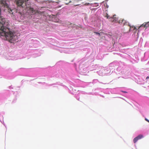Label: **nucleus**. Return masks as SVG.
I'll use <instances>...</instances> for the list:
<instances>
[{"instance_id": "9", "label": "nucleus", "mask_w": 149, "mask_h": 149, "mask_svg": "<svg viewBox=\"0 0 149 149\" xmlns=\"http://www.w3.org/2000/svg\"><path fill=\"white\" fill-rule=\"evenodd\" d=\"M94 33H95L97 35H98V36H100V35H101L100 33H99L98 32H94Z\"/></svg>"}, {"instance_id": "11", "label": "nucleus", "mask_w": 149, "mask_h": 149, "mask_svg": "<svg viewBox=\"0 0 149 149\" xmlns=\"http://www.w3.org/2000/svg\"><path fill=\"white\" fill-rule=\"evenodd\" d=\"M145 120L148 122L149 123V120L146 118H145Z\"/></svg>"}, {"instance_id": "15", "label": "nucleus", "mask_w": 149, "mask_h": 149, "mask_svg": "<svg viewBox=\"0 0 149 149\" xmlns=\"http://www.w3.org/2000/svg\"><path fill=\"white\" fill-rule=\"evenodd\" d=\"M77 27H78V26H77ZM78 27H79V26H78Z\"/></svg>"}, {"instance_id": "8", "label": "nucleus", "mask_w": 149, "mask_h": 149, "mask_svg": "<svg viewBox=\"0 0 149 149\" xmlns=\"http://www.w3.org/2000/svg\"><path fill=\"white\" fill-rule=\"evenodd\" d=\"M138 139H137V138L136 137L135 138L133 139V142L134 143H135L137 141Z\"/></svg>"}, {"instance_id": "14", "label": "nucleus", "mask_w": 149, "mask_h": 149, "mask_svg": "<svg viewBox=\"0 0 149 149\" xmlns=\"http://www.w3.org/2000/svg\"><path fill=\"white\" fill-rule=\"evenodd\" d=\"M149 79V77H147L146 78V79Z\"/></svg>"}, {"instance_id": "6", "label": "nucleus", "mask_w": 149, "mask_h": 149, "mask_svg": "<svg viewBox=\"0 0 149 149\" xmlns=\"http://www.w3.org/2000/svg\"><path fill=\"white\" fill-rule=\"evenodd\" d=\"M115 16H113V17H111L109 18V20L112 22H114L116 20V18L114 17Z\"/></svg>"}, {"instance_id": "13", "label": "nucleus", "mask_w": 149, "mask_h": 149, "mask_svg": "<svg viewBox=\"0 0 149 149\" xmlns=\"http://www.w3.org/2000/svg\"><path fill=\"white\" fill-rule=\"evenodd\" d=\"M122 92H123L124 93H127V92H126V91H122Z\"/></svg>"}, {"instance_id": "3", "label": "nucleus", "mask_w": 149, "mask_h": 149, "mask_svg": "<svg viewBox=\"0 0 149 149\" xmlns=\"http://www.w3.org/2000/svg\"><path fill=\"white\" fill-rule=\"evenodd\" d=\"M119 23H120L123 24V25L124 26H127V29H125V27H124L125 30V33L129 32L130 31V29L132 28H133L134 30L136 29V28L135 26H130V25L129 24V23L124 19H121L119 20Z\"/></svg>"}, {"instance_id": "2", "label": "nucleus", "mask_w": 149, "mask_h": 149, "mask_svg": "<svg viewBox=\"0 0 149 149\" xmlns=\"http://www.w3.org/2000/svg\"><path fill=\"white\" fill-rule=\"evenodd\" d=\"M28 0H17L16 2L18 6L26 8L27 12L29 15L35 14L37 12V10L30 6L29 4H28Z\"/></svg>"}, {"instance_id": "1", "label": "nucleus", "mask_w": 149, "mask_h": 149, "mask_svg": "<svg viewBox=\"0 0 149 149\" xmlns=\"http://www.w3.org/2000/svg\"><path fill=\"white\" fill-rule=\"evenodd\" d=\"M1 11L0 8V37L10 42L13 43L17 39V36L14 32L10 31L8 28L9 21L1 16Z\"/></svg>"}, {"instance_id": "4", "label": "nucleus", "mask_w": 149, "mask_h": 149, "mask_svg": "<svg viewBox=\"0 0 149 149\" xmlns=\"http://www.w3.org/2000/svg\"><path fill=\"white\" fill-rule=\"evenodd\" d=\"M0 4H1L3 6H4L5 7H6L8 9V11L11 14H12L13 15H15V13H17V12L15 13V9L12 10L11 8H9V6L8 4L6 3V1L4 0H0Z\"/></svg>"}, {"instance_id": "12", "label": "nucleus", "mask_w": 149, "mask_h": 149, "mask_svg": "<svg viewBox=\"0 0 149 149\" xmlns=\"http://www.w3.org/2000/svg\"><path fill=\"white\" fill-rule=\"evenodd\" d=\"M90 3H85V4H84V5H85V6H86V5H88Z\"/></svg>"}, {"instance_id": "7", "label": "nucleus", "mask_w": 149, "mask_h": 149, "mask_svg": "<svg viewBox=\"0 0 149 149\" xmlns=\"http://www.w3.org/2000/svg\"><path fill=\"white\" fill-rule=\"evenodd\" d=\"M137 138V139L138 140H139L142 138L143 137V136L142 135H139L138 136L136 137Z\"/></svg>"}, {"instance_id": "10", "label": "nucleus", "mask_w": 149, "mask_h": 149, "mask_svg": "<svg viewBox=\"0 0 149 149\" xmlns=\"http://www.w3.org/2000/svg\"><path fill=\"white\" fill-rule=\"evenodd\" d=\"M106 17H107V19H108L109 17V16L108 15V14H107L106 16Z\"/></svg>"}, {"instance_id": "5", "label": "nucleus", "mask_w": 149, "mask_h": 149, "mask_svg": "<svg viewBox=\"0 0 149 149\" xmlns=\"http://www.w3.org/2000/svg\"><path fill=\"white\" fill-rule=\"evenodd\" d=\"M149 26V22L147 23H144L142 24L140 26L138 27V29L137 30H139L138 31H139V29L140 27L143 26L144 27L147 28Z\"/></svg>"}]
</instances>
